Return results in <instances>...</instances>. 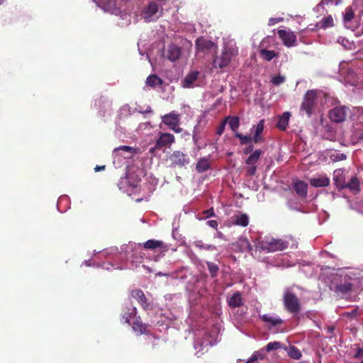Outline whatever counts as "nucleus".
<instances>
[{
	"label": "nucleus",
	"mask_w": 363,
	"mask_h": 363,
	"mask_svg": "<svg viewBox=\"0 0 363 363\" xmlns=\"http://www.w3.org/2000/svg\"><path fill=\"white\" fill-rule=\"evenodd\" d=\"M325 274L328 276L324 278V281L339 296L350 292L357 281L354 273L347 269H339L334 272H327Z\"/></svg>",
	"instance_id": "obj_1"
},
{
	"label": "nucleus",
	"mask_w": 363,
	"mask_h": 363,
	"mask_svg": "<svg viewBox=\"0 0 363 363\" xmlns=\"http://www.w3.org/2000/svg\"><path fill=\"white\" fill-rule=\"evenodd\" d=\"M350 119L352 121L347 137L352 144L363 141V108L352 107Z\"/></svg>",
	"instance_id": "obj_2"
},
{
	"label": "nucleus",
	"mask_w": 363,
	"mask_h": 363,
	"mask_svg": "<svg viewBox=\"0 0 363 363\" xmlns=\"http://www.w3.org/2000/svg\"><path fill=\"white\" fill-rule=\"evenodd\" d=\"M289 242L287 241L274 238H266L259 242V247L263 250L269 252L284 250L287 248Z\"/></svg>",
	"instance_id": "obj_3"
},
{
	"label": "nucleus",
	"mask_w": 363,
	"mask_h": 363,
	"mask_svg": "<svg viewBox=\"0 0 363 363\" xmlns=\"http://www.w3.org/2000/svg\"><path fill=\"white\" fill-rule=\"evenodd\" d=\"M352 109L346 106H337L330 109L328 116L330 121L335 123H340L345 121L347 116H351Z\"/></svg>",
	"instance_id": "obj_4"
},
{
	"label": "nucleus",
	"mask_w": 363,
	"mask_h": 363,
	"mask_svg": "<svg viewBox=\"0 0 363 363\" xmlns=\"http://www.w3.org/2000/svg\"><path fill=\"white\" fill-rule=\"evenodd\" d=\"M285 309L291 313H297L301 310V304L298 297L291 291H286L284 295Z\"/></svg>",
	"instance_id": "obj_5"
},
{
	"label": "nucleus",
	"mask_w": 363,
	"mask_h": 363,
	"mask_svg": "<svg viewBox=\"0 0 363 363\" xmlns=\"http://www.w3.org/2000/svg\"><path fill=\"white\" fill-rule=\"evenodd\" d=\"M130 296L140 304L143 310L146 311L153 310V303L148 301L145 294L141 289H136L132 290Z\"/></svg>",
	"instance_id": "obj_6"
},
{
	"label": "nucleus",
	"mask_w": 363,
	"mask_h": 363,
	"mask_svg": "<svg viewBox=\"0 0 363 363\" xmlns=\"http://www.w3.org/2000/svg\"><path fill=\"white\" fill-rule=\"evenodd\" d=\"M233 57V51L230 48H225L220 56L213 60V66L215 68H224L227 67Z\"/></svg>",
	"instance_id": "obj_7"
},
{
	"label": "nucleus",
	"mask_w": 363,
	"mask_h": 363,
	"mask_svg": "<svg viewBox=\"0 0 363 363\" xmlns=\"http://www.w3.org/2000/svg\"><path fill=\"white\" fill-rule=\"evenodd\" d=\"M162 122L175 133H179L182 131V128L179 127V115L174 112H171L162 116Z\"/></svg>",
	"instance_id": "obj_8"
},
{
	"label": "nucleus",
	"mask_w": 363,
	"mask_h": 363,
	"mask_svg": "<svg viewBox=\"0 0 363 363\" xmlns=\"http://www.w3.org/2000/svg\"><path fill=\"white\" fill-rule=\"evenodd\" d=\"M317 98V92L315 90H310L306 92L304 96L303 101L301 104V109L305 111L308 116H311L312 109Z\"/></svg>",
	"instance_id": "obj_9"
},
{
	"label": "nucleus",
	"mask_w": 363,
	"mask_h": 363,
	"mask_svg": "<svg viewBox=\"0 0 363 363\" xmlns=\"http://www.w3.org/2000/svg\"><path fill=\"white\" fill-rule=\"evenodd\" d=\"M196 47L198 52H201L204 54L216 51L217 49V46L213 42L203 37L199 38L196 40Z\"/></svg>",
	"instance_id": "obj_10"
},
{
	"label": "nucleus",
	"mask_w": 363,
	"mask_h": 363,
	"mask_svg": "<svg viewBox=\"0 0 363 363\" xmlns=\"http://www.w3.org/2000/svg\"><path fill=\"white\" fill-rule=\"evenodd\" d=\"M175 138L174 135L168 133H160L159 138L156 140L155 147L151 150H160L171 145L174 143Z\"/></svg>",
	"instance_id": "obj_11"
},
{
	"label": "nucleus",
	"mask_w": 363,
	"mask_h": 363,
	"mask_svg": "<svg viewBox=\"0 0 363 363\" xmlns=\"http://www.w3.org/2000/svg\"><path fill=\"white\" fill-rule=\"evenodd\" d=\"M172 167H182L189 163V159L186 155L180 151H174L170 156Z\"/></svg>",
	"instance_id": "obj_12"
},
{
	"label": "nucleus",
	"mask_w": 363,
	"mask_h": 363,
	"mask_svg": "<svg viewBox=\"0 0 363 363\" xmlns=\"http://www.w3.org/2000/svg\"><path fill=\"white\" fill-rule=\"evenodd\" d=\"M277 33L284 45L287 47L294 46L296 42V35L294 32L279 29Z\"/></svg>",
	"instance_id": "obj_13"
},
{
	"label": "nucleus",
	"mask_w": 363,
	"mask_h": 363,
	"mask_svg": "<svg viewBox=\"0 0 363 363\" xmlns=\"http://www.w3.org/2000/svg\"><path fill=\"white\" fill-rule=\"evenodd\" d=\"M137 308L135 306H126L123 308L121 316V322L130 324V318L136 316Z\"/></svg>",
	"instance_id": "obj_14"
},
{
	"label": "nucleus",
	"mask_w": 363,
	"mask_h": 363,
	"mask_svg": "<svg viewBox=\"0 0 363 363\" xmlns=\"http://www.w3.org/2000/svg\"><path fill=\"white\" fill-rule=\"evenodd\" d=\"M228 306L232 308H238L243 305V300L242 294L240 291L234 293L230 297L228 298Z\"/></svg>",
	"instance_id": "obj_15"
},
{
	"label": "nucleus",
	"mask_w": 363,
	"mask_h": 363,
	"mask_svg": "<svg viewBox=\"0 0 363 363\" xmlns=\"http://www.w3.org/2000/svg\"><path fill=\"white\" fill-rule=\"evenodd\" d=\"M181 55V49L175 45H169L167 50V57L172 62L177 60Z\"/></svg>",
	"instance_id": "obj_16"
},
{
	"label": "nucleus",
	"mask_w": 363,
	"mask_h": 363,
	"mask_svg": "<svg viewBox=\"0 0 363 363\" xmlns=\"http://www.w3.org/2000/svg\"><path fill=\"white\" fill-rule=\"evenodd\" d=\"M255 126L252 128H254ZM264 128V121L261 120L258 124L255 126V133L253 135V142L255 143H259L264 141V138L262 136V133Z\"/></svg>",
	"instance_id": "obj_17"
},
{
	"label": "nucleus",
	"mask_w": 363,
	"mask_h": 363,
	"mask_svg": "<svg viewBox=\"0 0 363 363\" xmlns=\"http://www.w3.org/2000/svg\"><path fill=\"white\" fill-rule=\"evenodd\" d=\"M199 72L194 71L189 73L182 80V84L184 88H191L194 83L197 80Z\"/></svg>",
	"instance_id": "obj_18"
},
{
	"label": "nucleus",
	"mask_w": 363,
	"mask_h": 363,
	"mask_svg": "<svg viewBox=\"0 0 363 363\" xmlns=\"http://www.w3.org/2000/svg\"><path fill=\"white\" fill-rule=\"evenodd\" d=\"M143 248L145 250H155L156 248L167 250V247L162 241L156 240H148L143 244Z\"/></svg>",
	"instance_id": "obj_19"
},
{
	"label": "nucleus",
	"mask_w": 363,
	"mask_h": 363,
	"mask_svg": "<svg viewBox=\"0 0 363 363\" xmlns=\"http://www.w3.org/2000/svg\"><path fill=\"white\" fill-rule=\"evenodd\" d=\"M261 320L269 326L281 325L283 320L279 317H274L269 314H264L259 316Z\"/></svg>",
	"instance_id": "obj_20"
},
{
	"label": "nucleus",
	"mask_w": 363,
	"mask_h": 363,
	"mask_svg": "<svg viewBox=\"0 0 363 363\" xmlns=\"http://www.w3.org/2000/svg\"><path fill=\"white\" fill-rule=\"evenodd\" d=\"M133 330L138 332L140 335L146 334L147 333V325L143 323L140 316L136 317L132 325Z\"/></svg>",
	"instance_id": "obj_21"
},
{
	"label": "nucleus",
	"mask_w": 363,
	"mask_h": 363,
	"mask_svg": "<svg viewBox=\"0 0 363 363\" xmlns=\"http://www.w3.org/2000/svg\"><path fill=\"white\" fill-rule=\"evenodd\" d=\"M344 188L349 189L354 193L359 192L360 190V184L357 177H352L347 182H345V186H343V189Z\"/></svg>",
	"instance_id": "obj_22"
},
{
	"label": "nucleus",
	"mask_w": 363,
	"mask_h": 363,
	"mask_svg": "<svg viewBox=\"0 0 363 363\" xmlns=\"http://www.w3.org/2000/svg\"><path fill=\"white\" fill-rule=\"evenodd\" d=\"M333 179L338 188L343 189L345 186V179L342 169H336L333 173Z\"/></svg>",
	"instance_id": "obj_23"
},
{
	"label": "nucleus",
	"mask_w": 363,
	"mask_h": 363,
	"mask_svg": "<svg viewBox=\"0 0 363 363\" xmlns=\"http://www.w3.org/2000/svg\"><path fill=\"white\" fill-rule=\"evenodd\" d=\"M145 82L147 86L154 88L157 86L162 85L164 81L157 74H150L147 77Z\"/></svg>",
	"instance_id": "obj_24"
},
{
	"label": "nucleus",
	"mask_w": 363,
	"mask_h": 363,
	"mask_svg": "<svg viewBox=\"0 0 363 363\" xmlns=\"http://www.w3.org/2000/svg\"><path fill=\"white\" fill-rule=\"evenodd\" d=\"M308 185L302 181H298L294 184V190L296 193L301 197L306 196L307 194Z\"/></svg>",
	"instance_id": "obj_25"
},
{
	"label": "nucleus",
	"mask_w": 363,
	"mask_h": 363,
	"mask_svg": "<svg viewBox=\"0 0 363 363\" xmlns=\"http://www.w3.org/2000/svg\"><path fill=\"white\" fill-rule=\"evenodd\" d=\"M289 117L290 113L289 112L284 113L279 118L278 122L277 123V127L281 130H285L289 123Z\"/></svg>",
	"instance_id": "obj_26"
},
{
	"label": "nucleus",
	"mask_w": 363,
	"mask_h": 363,
	"mask_svg": "<svg viewBox=\"0 0 363 363\" xmlns=\"http://www.w3.org/2000/svg\"><path fill=\"white\" fill-rule=\"evenodd\" d=\"M210 168V163L207 158H201L196 163V169L198 172L202 173Z\"/></svg>",
	"instance_id": "obj_27"
},
{
	"label": "nucleus",
	"mask_w": 363,
	"mask_h": 363,
	"mask_svg": "<svg viewBox=\"0 0 363 363\" xmlns=\"http://www.w3.org/2000/svg\"><path fill=\"white\" fill-rule=\"evenodd\" d=\"M263 152L261 150L254 151L246 160L245 163L248 165H254L259 160Z\"/></svg>",
	"instance_id": "obj_28"
},
{
	"label": "nucleus",
	"mask_w": 363,
	"mask_h": 363,
	"mask_svg": "<svg viewBox=\"0 0 363 363\" xmlns=\"http://www.w3.org/2000/svg\"><path fill=\"white\" fill-rule=\"evenodd\" d=\"M234 218V223L237 225L245 227L249 223V217L247 214L236 215Z\"/></svg>",
	"instance_id": "obj_29"
},
{
	"label": "nucleus",
	"mask_w": 363,
	"mask_h": 363,
	"mask_svg": "<svg viewBox=\"0 0 363 363\" xmlns=\"http://www.w3.org/2000/svg\"><path fill=\"white\" fill-rule=\"evenodd\" d=\"M260 56L267 61L272 60L274 57H277L278 55V53H277L274 50H269L267 49H261L259 51Z\"/></svg>",
	"instance_id": "obj_30"
},
{
	"label": "nucleus",
	"mask_w": 363,
	"mask_h": 363,
	"mask_svg": "<svg viewBox=\"0 0 363 363\" xmlns=\"http://www.w3.org/2000/svg\"><path fill=\"white\" fill-rule=\"evenodd\" d=\"M225 121L228 122L230 128H231V130L233 131H236L238 130V128H239V126H240V120H239L238 117H236V116H233V117L228 116V118H226Z\"/></svg>",
	"instance_id": "obj_31"
},
{
	"label": "nucleus",
	"mask_w": 363,
	"mask_h": 363,
	"mask_svg": "<svg viewBox=\"0 0 363 363\" xmlns=\"http://www.w3.org/2000/svg\"><path fill=\"white\" fill-rule=\"evenodd\" d=\"M354 17V11L350 7L346 8L345 12L343 13V21L345 26L349 28V23Z\"/></svg>",
	"instance_id": "obj_32"
},
{
	"label": "nucleus",
	"mask_w": 363,
	"mask_h": 363,
	"mask_svg": "<svg viewBox=\"0 0 363 363\" xmlns=\"http://www.w3.org/2000/svg\"><path fill=\"white\" fill-rule=\"evenodd\" d=\"M206 265L211 274V277L212 278L216 277L218 275V272L219 271V267L218 264L212 262H206Z\"/></svg>",
	"instance_id": "obj_33"
},
{
	"label": "nucleus",
	"mask_w": 363,
	"mask_h": 363,
	"mask_svg": "<svg viewBox=\"0 0 363 363\" xmlns=\"http://www.w3.org/2000/svg\"><path fill=\"white\" fill-rule=\"evenodd\" d=\"M287 354L294 359H299L301 357L300 350L294 346H291L287 349Z\"/></svg>",
	"instance_id": "obj_34"
},
{
	"label": "nucleus",
	"mask_w": 363,
	"mask_h": 363,
	"mask_svg": "<svg viewBox=\"0 0 363 363\" xmlns=\"http://www.w3.org/2000/svg\"><path fill=\"white\" fill-rule=\"evenodd\" d=\"M320 24H321V28H325V29H326L328 28L333 27L334 26V21H333V17L330 15L326 17H324L321 20Z\"/></svg>",
	"instance_id": "obj_35"
},
{
	"label": "nucleus",
	"mask_w": 363,
	"mask_h": 363,
	"mask_svg": "<svg viewBox=\"0 0 363 363\" xmlns=\"http://www.w3.org/2000/svg\"><path fill=\"white\" fill-rule=\"evenodd\" d=\"M158 9H159L158 4L157 3L152 1L148 4V6L146 9L145 13L149 14L150 16H152L155 15L156 13H157Z\"/></svg>",
	"instance_id": "obj_36"
},
{
	"label": "nucleus",
	"mask_w": 363,
	"mask_h": 363,
	"mask_svg": "<svg viewBox=\"0 0 363 363\" xmlns=\"http://www.w3.org/2000/svg\"><path fill=\"white\" fill-rule=\"evenodd\" d=\"M235 136L240 139V143L242 145L248 144L253 141V137L252 138L250 135H244L241 133H236Z\"/></svg>",
	"instance_id": "obj_37"
},
{
	"label": "nucleus",
	"mask_w": 363,
	"mask_h": 363,
	"mask_svg": "<svg viewBox=\"0 0 363 363\" xmlns=\"http://www.w3.org/2000/svg\"><path fill=\"white\" fill-rule=\"evenodd\" d=\"M194 245H195V247H196L201 250L203 249V250H209V251L216 250L215 246H213L212 245H205L203 243V242L201 240H197V241L194 242Z\"/></svg>",
	"instance_id": "obj_38"
},
{
	"label": "nucleus",
	"mask_w": 363,
	"mask_h": 363,
	"mask_svg": "<svg viewBox=\"0 0 363 363\" xmlns=\"http://www.w3.org/2000/svg\"><path fill=\"white\" fill-rule=\"evenodd\" d=\"M282 344L280 342H269L266 346V351L271 352L281 348Z\"/></svg>",
	"instance_id": "obj_39"
},
{
	"label": "nucleus",
	"mask_w": 363,
	"mask_h": 363,
	"mask_svg": "<svg viewBox=\"0 0 363 363\" xmlns=\"http://www.w3.org/2000/svg\"><path fill=\"white\" fill-rule=\"evenodd\" d=\"M284 81L285 77L282 75L274 76L271 79V82L275 86L280 85L281 84L284 83Z\"/></svg>",
	"instance_id": "obj_40"
},
{
	"label": "nucleus",
	"mask_w": 363,
	"mask_h": 363,
	"mask_svg": "<svg viewBox=\"0 0 363 363\" xmlns=\"http://www.w3.org/2000/svg\"><path fill=\"white\" fill-rule=\"evenodd\" d=\"M323 138L329 140H334L335 139V131L333 128H328L326 133H324Z\"/></svg>",
	"instance_id": "obj_41"
},
{
	"label": "nucleus",
	"mask_w": 363,
	"mask_h": 363,
	"mask_svg": "<svg viewBox=\"0 0 363 363\" xmlns=\"http://www.w3.org/2000/svg\"><path fill=\"white\" fill-rule=\"evenodd\" d=\"M330 157L333 161H337L345 160L346 158V156L343 154H340L334 151L330 152Z\"/></svg>",
	"instance_id": "obj_42"
},
{
	"label": "nucleus",
	"mask_w": 363,
	"mask_h": 363,
	"mask_svg": "<svg viewBox=\"0 0 363 363\" xmlns=\"http://www.w3.org/2000/svg\"><path fill=\"white\" fill-rule=\"evenodd\" d=\"M330 180L326 176L319 177V186H326L329 184Z\"/></svg>",
	"instance_id": "obj_43"
},
{
	"label": "nucleus",
	"mask_w": 363,
	"mask_h": 363,
	"mask_svg": "<svg viewBox=\"0 0 363 363\" xmlns=\"http://www.w3.org/2000/svg\"><path fill=\"white\" fill-rule=\"evenodd\" d=\"M250 167L247 168V174L249 176H253L255 174L257 171V167L255 164L254 165H250Z\"/></svg>",
	"instance_id": "obj_44"
},
{
	"label": "nucleus",
	"mask_w": 363,
	"mask_h": 363,
	"mask_svg": "<svg viewBox=\"0 0 363 363\" xmlns=\"http://www.w3.org/2000/svg\"><path fill=\"white\" fill-rule=\"evenodd\" d=\"M341 2V0H322L319 5H328L329 4H335L337 5Z\"/></svg>",
	"instance_id": "obj_45"
},
{
	"label": "nucleus",
	"mask_w": 363,
	"mask_h": 363,
	"mask_svg": "<svg viewBox=\"0 0 363 363\" xmlns=\"http://www.w3.org/2000/svg\"><path fill=\"white\" fill-rule=\"evenodd\" d=\"M206 225L212 228L216 229L218 228V223L215 220H209L206 222Z\"/></svg>",
	"instance_id": "obj_46"
},
{
	"label": "nucleus",
	"mask_w": 363,
	"mask_h": 363,
	"mask_svg": "<svg viewBox=\"0 0 363 363\" xmlns=\"http://www.w3.org/2000/svg\"><path fill=\"white\" fill-rule=\"evenodd\" d=\"M118 150H123V151H125L128 152H131L133 150V148L130 146L123 145V146H121L114 150V151H118Z\"/></svg>",
	"instance_id": "obj_47"
},
{
	"label": "nucleus",
	"mask_w": 363,
	"mask_h": 363,
	"mask_svg": "<svg viewBox=\"0 0 363 363\" xmlns=\"http://www.w3.org/2000/svg\"><path fill=\"white\" fill-rule=\"evenodd\" d=\"M225 121H223L217 129V134L221 135L225 130Z\"/></svg>",
	"instance_id": "obj_48"
},
{
	"label": "nucleus",
	"mask_w": 363,
	"mask_h": 363,
	"mask_svg": "<svg viewBox=\"0 0 363 363\" xmlns=\"http://www.w3.org/2000/svg\"><path fill=\"white\" fill-rule=\"evenodd\" d=\"M203 213L206 215V218H209V217H211V216H215V213H214V210L213 208H211L206 211H205L203 212Z\"/></svg>",
	"instance_id": "obj_49"
},
{
	"label": "nucleus",
	"mask_w": 363,
	"mask_h": 363,
	"mask_svg": "<svg viewBox=\"0 0 363 363\" xmlns=\"http://www.w3.org/2000/svg\"><path fill=\"white\" fill-rule=\"evenodd\" d=\"M354 357L357 359L363 357V349L359 348L356 354H354Z\"/></svg>",
	"instance_id": "obj_50"
},
{
	"label": "nucleus",
	"mask_w": 363,
	"mask_h": 363,
	"mask_svg": "<svg viewBox=\"0 0 363 363\" xmlns=\"http://www.w3.org/2000/svg\"><path fill=\"white\" fill-rule=\"evenodd\" d=\"M253 150V146L252 145H250L248 147H245L243 150V153L245 154V155H247L249 153H250L251 152H252Z\"/></svg>",
	"instance_id": "obj_51"
},
{
	"label": "nucleus",
	"mask_w": 363,
	"mask_h": 363,
	"mask_svg": "<svg viewBox=\"0 0 363 363\" xmlns=\"http://www.w3.org/2000/svg\"><path fill=\"white\" fill-rule=\"evenodd\" d=\"M260 358L262 359V357L258 355L257 353H255L252 354V356L249 359V360L250 361H252L253 362H256L258 360V359Z\"/></svg>",
	"instance_id": "obj_52"
},
{
	"label": "nucleus",
	"mask_w": 363,
	"mask_h": 363,
	"mask_svg": "<svg viewBox=\"0 0 363 363\" xmlns=\"http://www.w3.org/2000/svg\"><path fill=\"white\" fill-rule=\"evenodd\" d=\"M154 340L151 342L152 343V348L153 350L156 349L157 345H158V339L155 337H153Z\"/></svg>",
	"instance_id": "obj_53"
},
{
	"label": "nucleus",
	"mask_w": 363,
	"mask_h": 363,
	"mask_svg": "<svg viewBox=\"0 0 363 363\" xmlns=\"http://www.w3.org/2000/svg\"><path fill=\"white\" fill-rule=\"evenodd\" d=\"M279 21V19H278V18H271L269 20V25L273 26L275 23H278Z\"/></svg>",
	"instance_id": "obj_54"
},
{
	"label": "nucleus",
	"mask_w": 363,
	"mask_h": 363,
	"mask_svg": "<svg viewBox=\"0 0 363 363\" xmlns=\"http://www.w3.org/2000/svg\"><path fill=\"white\" fill-rule=\"evenodd\" d=\"M311 163L310 157H305L302 161V164L304 166L308 165Z\"/></svg>",
	"instance_id": "obj_55"
},
{
	"label": "nucleus",
	"mask_w": 363,
	"mask_h": 363,
	"mask_svg": "<svg viewBox=\"0 0 363 363\" xmlns=\"http://www.w3.org/2000/svg\"><path fill=\"white\" fill-rule=\"evenodd\" d=\"M310 183L313 186L318 187V178L311 179Z\"/></svg>",
	"instance_id": "obj_56"
},
{
	"label": "nucleus",
	"mask_w": 363,
	"mask_h": 363,
	"mask_svg": "<svg viewBox=\"0 0 363 363\" xmlns=\"http://www.w3.org/2000/svg\"><path fill=\"white\" fill-rule=\"evenodd\" d=\"M105 167L106 166L105 165H103V166H96V167L94 168V170L95 172H99V171H101V170H104L105 169Z\"/></svg>",
	"instance_id": "obj_57"
},
{
	"label": "nucleus",
	"mask_w": 363,
	"mask_h": 363,
	"mask_svg": "<svg viewBox=\"0 0 363 363\" xmlns=\"http://www.w3.org/2000/svg\"><path fill=\"white\" fill-rule=\"evenodd\" d=\"M246 245H247V247L248 249V251H250L252 250L251 245H250V244L247 241L246 242Z\"/></svg>",
	"instance_id": "obj_58"
},
{
	"label": "nucleus",
	"mask_w": 363,
	"mask_h": 363,
	"mask_svg": "<svg viewBox=\"0 0 363 363\" xmlns=\"http://www.w3.org/2000/svg\"><path fill=\"white\" fill-rule=\"evenodd\" d=\"M325 97V103H327L328 101H329L330 99V98L329 96H328L326 94H324Z\"/></svg>",
	"instance_id": "obj_59"
},
{
	"label": "nucleus",
	"mask_w": 363,
	"mask_h": 363,
	"mask_svg": "<svg viewBox=\"0 0 363 363\" xmlns=\"http://www.w3.org/2000/svg\"><path fill=\"white\" fill-rule=\"evenodd\" d=\"M246 363H254L252 361H250V360H247Z\"/></svg>",
	"instance_id": "obj_60"
},
{
	"label": "nucleus",
	"mask_w": 363,
	"mask_h": 363,
	"mask_svg": "<svg viewBox=\"0 0 363 363\" xmlns=\"http://www.w3.org/2000/svg\"><path fill=\"white\" fill-rule=\"evenodd\" d=\"M3 3V0H0V5Z\"/></svg>",
	"instance_id": "obj_61"
}]
</instances>
